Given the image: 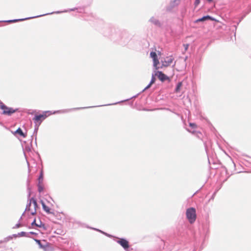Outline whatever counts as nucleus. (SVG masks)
Wrapping results in <instances>:
<instances>
[{"label":"nucleus","mask_w":251,"mask_h":251,"mask_svg":"<svg viewBox=\"0 0 251 251\" xmlns=\"http://www.w3.org/2000/svg\"><path fill=\"white\" fill-rule=\"evenodd\" d=\"M40 225L38 224L37 227H42L44 229L46 230L47 229L45 224L43 223L41 220L40 219Z\"/></svg>","instance_id":"obj_27"},{"label":"nucleus","mask_w":251,"mask_h":251,"mask_svg":"<svg viewBox=\"0 0 251 251\" xmlns=\"http://www.w3.org/2000/svg\"><path fill=\"white\" fill-rule=\"evenodd\" d=\"M41 204H42V206H43V204H46L44 202V201L41 200L40 201Z\"/></svg>","instance_id":"obj_46"},{"label":"nucleus","mask_w":251,"mask_h":251,"mask_svg":"<svg viewBox=\"0 0 251 251\" xmlns=\"http://www.w3.org/2000/svg\"><path fill=\"white\" fill-rule=\"evenodd\" d=\"M37 213V211L36 210H34V211H32L31 213H30V215H32V216H34V215H35Z\"/></svg>","instance_id":"obj_39"},{"label":"nucleus","mask_w":251,"mask_h":251,"mask_svg":"<svg viewBox=\"0 0 251 251\" xmlns=\"http://www.w3.org/2000/svg\"><path fill=\"white\" fill-rule=\"evenodd\" d=\"M92 108V107H76V108H72L70 109H65L63 110H58L55 111H43L41 114H36L32 120L34 123H37L38 124V125H40L43 121L45 120L47 118H48L50 115L55 114H60V113H68L71 111L83 109L85 108Z\"/></svg>","instance_id":"obj_2"},{"label":"nucleus","mask_w":251,"mask_h":251,"mask_svg":"<svg viewBox=\"0 0 251 251\" xmlns=\"http://www.w3.org/2000/svg\"><path fill=\"white\" fill-rule=\"evenodd\" d=\"M76 10L77 11V12H78V13H81L83 11V9L81 8L75 7L73 8L65 9L63 11H54V12H52L51 13H46V14H42V15H40L31 17H27V18H22V19H14V20H7V21H0V22H8V23H15V22H17L24 21L25 20L31 19L33 18H38V17H40L42 16L47 15H50V14H60V13H62L68 12H70V11H75Z\"/></svg>","instance_id":"obj_3"},{"label":"nucleus","mask_w":251,"mask_h":251,"mask_svg":"<svg viewBox=\"0 0 251 251\" xmlns=\"http://www.w3.org/2000/svg\"><path fill=\"white\" fill-rule=\"evenodd\" d=\"M102 33L105 36L110 37L111 40L119 42L121 44H125L129 41L128 34L125 31L116 29L108 25H105Z\"/></svg>","instance_id":"obj_1"},{"label":"nucleus","mask_w":251,"mask_h":251,"mask_svg":"<svg viewBox=\"0 0 251 251\" xmlns=\"http://www.w3.org/2000/svg\"><path fill=\"white\" fill-rule=\"evenodd\" d=\"M151 87L149 86V85H148L141 92H143L144 91H145L146 90H147V89H149Z\"/></svg>","instance_id":"obj_40"},{"label":"nucleus","mask_w":251,"mask_h":251,"mask_svg":"<svg viewBox=\"0 0 251 251\" xmlns=\"http://www.w3.org/2000/svg\"><path fill=\"white\" fill-rule=\"evenodd\" d=\"M207 21H216V20L215 18L210 16V15H207L203 16L202 17L194 21V23L197 24L200 22L204 23Z\"/></svg>","instance_id":"obj_9"},{"label":"nucleus","mask_w":251,"mask_h":251,"mask_svg":"<svg viewBox=\"0 0 251 251\" xmlns=\"http://www.w3.org/2000/svg\"><path fill=\"white\" fill-rule=\"evenodd\" d=\"M34 123V129L33 134L31 135V138L33 139V137L34 136L35 137V143L36 145H37V133H38V131L39 127L40 125H38V124H37V123Z\"/></svg>","instance_id":"obj_13"},{"label":"nucleus","mask_w":251,"mask_h":251,"mask_svg":"<svg viewBox=\"0 0 251 251\" xmlns=\"http://www.w3.org/2000/svg\"><path fill=\"white\" fill-rule=\"evenodd\" d=\"M152 60H153V65L155 69L156 70L158 69L159 67H157V65H158L159 64V61L158 59V57L154 59H153Z\"/></svg>","instance_id":"obj_24"},{"label":"nucleus","mask_w":251,"mask_h":251,"mask_svg":"<svg viewBox=\"0 0 251 251\" xmlns=\"http://www.w3.org/2000/svg\"><path fill=\"white\" fill-rule=\"evenodd\" d=\"M178 1V2L179 1V0H174L173 1H171V5L172 7H175L176 5H177L178 4V3H176V1Z\"/></svg>","instance_id":"obj_32"},{"label":"nucleus","mask_w":251,"mask_h":251,"mask_svg":"<svg viewBox=\"0 0 251 251\" xmlns=\"http://www.w3.org/2000/svg\"><path fill=\"white\" fill-rule=\"evenodd\" d=\"M189 126L190 127H191L192 129H195L197 127V125L195 123H189Z\"/></svg>","instance_id":"obj_30"},{"label":"nucleus","mask_w":251,"mask_h":251,"mask_svg":"<svg viewBox=\"0 0 251 251\" xmlns=\"http://www.w3.org/2000/svg\"><path fill=\"white\" fill-rule=\"evenodd\" d=\"M142 92H140V93H138L137 94L131 97V98H129V99H126V100H121L120 101H119V102H115V103H112V104H104V105H99V106H107V105H115V104H117L118 103H121V102H124V101H128L130 100H131L132 99H135L136 98H137ZM92 107H95V106H91ZM95 107H98V106H95Z\"/></svg>","instance_id":"obj_12"},{"label":"nucleus","mask_w":251,"mask_h":251,"mask_svg":"<svg viewBox=\"0 0 251 251\" xmlns=\"http://www.w3.org/2000/svg\"><path fill=\"white\" fill-rule=\"evenodd\" d=\"M156 75H155V74H152V75H151V80L150 81V82H151V83H154L155 82V80H156V78H155V76Z\"/></svg>","instance_id":"obj_31"},{"label":"nucleus","mask_w":251,"mask_h":251,"mask_svg":"<svg viewBox=\"0 0 251 251\" xmlns=\"http://www.w3.org/2000/svg\"><path fill=\"white\" fill-rule=\"evenodd\" d=\"M44 179V173L43 171L41 170L40 172L39 176L38 177L37 180H38V183H43Z\"/></svg>","instance_id":"obj_21"},{"label":"nucleus","mask_w":251,"mask_h":251,"mask_svg":"<svg viewBox=\"0 0 251 251\" xmlns=\"http://www.w3.org/2000/svg\"><path fill=\"white\" fill-rule=\"evenodd\" d=\"M149 22H150L156 26L160 27L162 26L161 22L158 19L155 18L154 17H151L149 20Z\"/></svg>","instance_id":"obj_14"},{"label":"nucleus","mask_w":251,"mask_h":251,"mask_svg":"<svg viewBox=\"0 0 251 251\" xmlns=\"http://www.w3.org/2000/svg\"><path fill=\"white\" fill-rule=\"evenodd\" d=\"M42 208L44 211H45L47 214H51L53 215H55V213L54 212L51 211L50 208L46 205V204H43Z\"/></svg>","instance_id":"obj_18"},{"label":"nucleus","mask_w":251,"mask_h":251,"mask_svg":"<svg viewBox=\"0 0 251 251\" xmlns=\"http://www.w3.org/2000/svg\"><path fill=\"white\" fill-rule=\"evenodd\" d=\"M21 226H22L20 222H18L17 224L15 225V226L13 227V228H18L20 227Z\"/></svg>","instance_id":"obj_36"},{"label":"nucleus","mask_w":251,"mask_h":251,"mask_svg":"<svg viewBox=\"0 0 251 251\" xmlns=\"http://www.w3.org/2000/svg\"><path fill=\"white\" fill-rule=\"evenodd\" d=\"M25 213V211H24V213H23V214L21 216V217H20L18 222H20L21 220L22 219V217L24 215Z\"/></svg>","instance_id":"obj_44"},{"label":"nucleus","mask_w":251,"mask_h":251,"mask_svg":"<svg viewBox=\"0 0 251 251\" xmlns=\"http://www.w3.org/2000/svg\"><path fill=\"white\" fill-rule=\"evenodd\" d=\"M31 200H32V203L33 204L34 210H37L38 208H39V205L38 204L37 200L34 197H32L31 198Z\"/></svg>","instance_id":"obj_22"},{"label":"nucleus","mask_w":251,"mask_h":251,"mask_svg":"<svg viewBox=\"0 0 251 251\" xmlns=\"http://www.w3.org/2000/svg\"><path fill=\"white\" fill-rule=\"evenodd\" d=\"M2 104H4L0 100V108L1 109Z\"/></svg>","instance_id":"obj_47"},{"label":"nucleus","mask_w":251,"mask_h":251,"mask_svg":"<svg viewBox=\"0 0 251 251\" xmlns=\"http://www.w3.org/2000/svg\"><path fill=\"white\" fill-rule=\"evenodd\" d=\"M118 240H115L117 243L120 244L124 249L126 251L130 248V245L128 241L125 238H116Z\"/></svg>","instance_id":"obj_7"},{"label":"nucleus","mask_w":251,"mask_h":251,"mask_svg":"<svg viewBox=\"0 0 251 251\" xmlns=\"http://www.w3.org/2000/svg\"><path fill=\"white\" fill-rule=\"evenodd\" d=\"M206 1H207L208 3H211L213 2L214 0H206Z\"/></svg>","instance_id":"obj_45"},{"label":"nucleus","mask_w":251,"mask_h":251,"mask_svg":"<svg viewBox=\"0 0 251 251\" xmlns=\"http://www.w3.org/2000/svg\"><path fill=\"white\" fill-rule=\"evenodd\" d=\"M186 129L188 132H191L193 134H194L199 139H201L202 134L200 131H196L195 130L191 131L190 129L188 128H187Z\"/></svg>","instance_id":"obj_16"},{"label":"nucleus","mask_w":251,"mask_h":251,"mask_svg":"<svg viewBox=\"0 0 251 251\" xmlns=\"http://www.w3.org/2000/svg\"><path fill=\"white\" fill-rule=\"evenodd\" d=\"M182 86V82H178L176 86V88L175 89V92L176 93H178L180 92V90L181 89V88Z\"/></svg>","instance_id":"obj_23"},{"label":"nucleus","mask_w":251,"mask_h":251,"mask_svg":"<svg viewBox=\"0 0 251 251\" xmlns=\"http://www.w3.org/2000/svg\"><path fill=\"white\" fill-rule=\"evenodd\" d=\"M27 165L28 167V177L26 180V184L27 191V193H28V195H27L28 201H27V203L26 205L25 209V212L29 211L30 210V207H31V203H32V200H31V198H30V197L31 195V187L30 186L31 179L29 178V174L30 173V169H29V164L27 161Z\"/></svg>","instance_id":"obj_4"},{"label":"nucleus","mask_w":251,"mask_h":251,"mask_svg":"<svg viewBox=\"0 0 251 251\" xmlns=\"http://www.w3.org/2000/svg\"><path fill=\"white\" fill-rule=\"evenodd\" d=\"M12 240V238L11 236H8L3 239V241H5V243L8 242L9 241Z\"/></svg>","instance_id":"obj_33"},{"label":"nucleus","mask_w":251,"mask_h":251,"mask_svg":"<svg viewBox=\"0 0 251 251\" xmlns=\"http://www.w3.org/2000/svg\"><path fill=\"white\" fill-rule=\"evenodd\" d=\"M1 109L2 110L1 114L7 116H11L13 113L19 111L18 108L14 109L13 108L7 106L5 104H2Z\"/></svg>","instance_id":"obj_6"},{"label":"nucleus","mask_w":251,"mask_h":251,"mask_svg":"<svg viewBox=\"0 0 251 251\" xmlns=\"http://www.w3.org/2000/svg\"><path fill=\"white\" fill-rule=\"evenodd\" d=\"M106 233V232H104V231H102V232H101V233L103 234L104 235H105V234Z\"/></svg>","instance_id":"obj_51"},{"label":"nucleus","mask_w":251,"mask_h":251,"mask_svg":"<svg viewBox=\"0 0 251 251\" xmlns=\"http://www.w3.org/2000/svg\"><path fill=\"white\" fill-rule=\"evenodd\" d=\"M37 188H38V191L40 193H42L44 190V187L42 183H38L37 184Z\"/></svg>","instance_id":"obj_26"},{"label":"nucleus","mask_w":251,"mask_h":251,"mask_svg":"<svg viewBox=\"0 0 251 251\" xmlns=\"http://www.w3.org/2000/svg\"><path fill=\"white\" fill-rule=\"evenodd\" d=\"M105 235L107 236V237H110V238H111V237L117 238V237L114 236H113V235H112L111 234H108L107 233H106L105 234Z\"/></svg>","instance_id":"obj_38"},{"label":"nucleus","mask_w":251,"mask_h":251,"mask_svg":"<svg viewBox=\"0 0 251 251\" xmlns=\"http://www.w3.org/2000/svg\"><path fill=\"white\" fill-rule=\"evenodd\" d=\"M155 75H156L158 79L161 82H165V81H168L170 82L171 79L170 77L165 74L163 72L160 71H157L155 72Z\"/></svg>","instance_id":"obj_8"},{"label":"nucleus","mask_w":251,"mask_h":251,"mask_svg":"<svg viewBox=\"0 0 251 251\" xmlns=\"http://www.w3.org/2000/svg\"><path fill=\"white\" fill-rule=\"evenodd\" d=\"M193 251H196V249L195 248V249L193 250Z\"/></svg>","instance_id":"obj_52"},{"label":"nucleus","mask_w":251,"mask_h":251,"mask_svg":"<svg viewBox=\"0 0 251 251\" xmlns=\"http://www.w3.org/2000/svg\"><path fill=\"white\" fill-rule=\"evenodd\" d=\"M38 224L36 223V218H35L33 221V222L31 224V226H29L28 228H30L31 227H33L35 226L37 227Z\"/></svg>","instance_id":"obj_29"},{"label":"nucleus","mask_w":251,"mask_h":251,"mask_svg":"<svg viewBox=\"0 0 251 251\" xmlns=\"http://www.w3.org/2000/svg\"><path fill=\"white\" fill-rule=\"evenodd\" d=\"M18 235V234H12V235H10L11 236L12 239H13V237L16 238V237H19V235Z\"/></svg>","instance_id":"obj_41"},{"label":"nucleus","mask_w":251,"mask_h":251,"mask_svg":"<svg viewBox=\"0 0 251 251\" xmlns=\"http://www.w3.org/2000/svg\"><path fill=\"white\" fill-rule=\"evenodd\" d=\"M174 58L172 55L168 56L166 59H164V61L161 60V62H162V66L166 67L170 66L171 63L173 62Z\"/></svg>","instance_id":"obj_11"},{"label":"nucleus","mask_w":251,"mask_h":251,"mask_svg":"<svg viewBox=\"0 0 251 251\" xmlns=\"http://www.w3.org/2000/svg\"><path fill=\"white\" fill-rule=\"evenodd\" d=\"M14 135L18 134L20 136L25 138L27 136L26 132H24L22 129L19 127L16 131L13 132Z\"/></svg>","instance_id":"obj_15"},{"label":"nucleus","mask_w":251,"mask_h":251,"mask_svg":"<svg viewBox=\"0 0 251 251\" xmlns=\"http://www.w3.org/2000/svg\"><path fill=\"white\" fill-rule=\"evenodd\" d=\"M0 125H2V122H0Z\"/></svg>","instance_id":"obj_53"},{"label":"nucleus","mask_w":251,"mask_h":251,"mask_svg":"<svg viewBox=\"0 0 251 251\" xmlns=\"http://www.w3.org/2000/svg\"><path fill=\"white\" fill-rule=\"evenodd\" d=\"M92 229L95 230H96V231H98L100 233L102 232V230H101L100 229H98V228H91Z\"/></svg>","instance_id":"obj_43"},{"label":"nucleus","mask_w":251,"mask_h":251,"mask_svg":"<svg viewBox=\"0 0 251 251\" xmlns=\"http://www.w3.org/2000/svg\"><path fill=\"white\" fill-rule=\"evenodd\" d=\"M218 191V189L215 190V191L213 193L212 195L211 196V198L210 199V200H214V198H215V196H216V194H217Z\"/></svg>","instance_id":"obj_34"},{"label":"nucleus","mask_w":251,"mask_h":251,"mask_svg":"<svg viewBox=\"0 0 251 251\" xmlns=\"http://www.w3.org/2000/svg\"><path fill=\"white\" fill-rule=\"evenodd\" d=\"M232 163H233L234 166H235V164L234 163V162H232Z\"/></svg>","instance_id":"obj_55"},{"label":"nucleus","mask_w":251,"mask_h":251,"mask_svg":"<svg viewBox=\"0 0 251 251\" xmlns=\"http://www.w3.org/2000/svg\"><path fill=\"white\" fill-rule=\"evenodd\" d=\"M132 104H133V102L132 101V102H131V104L132 105Z\"/></svg>","instance_id":"obj_54"},{"label":"nucleus","mask_w":251,"mask_h":251,"mask_svg":"<svg viewBox=\"0 0 251 251\" xmlns=\"http://www.w3.org/2000/svg\"><path fill=\"white\" fill-rule=\"evenodd\" d=\"M183 45L184 46L185 50H188L189 45L188 44H184Z\"/></svg>","instance_id":"obj_42"},{"label":"nucleus","mask_w":251,"mask_h":251,"mask_svg":"<svg viewBox=\"0 0 251 251\" xmlns=\"http://www.w3.org/2000/svg\"><path fill=\"white\" fill-rule=\"evenodd\" d=\"M17 235H19V237H30V236H29V233H28V232H26L25 231L20 232L18 233Z\"/></svg>","instance_id":"obj_25"},{"label":"nucleus","mask_w":251,"mask_h":251,"mask_svg":"<svg viewBox=\"0 0 251 251\" xmlns=\"http://www.w3.org/2000/svg\"><path fill=\"white\" fill-rule=\"evenodd\" d=\"M33 239L36 242V243L38 245L39 248L42 249H44L46 250V248L49 246V243L47 242L46 240H43V242L44 243L43 244L41 241L39 239H37L34 238H33Z\"/></svg>","instance_id":"obj_10"},{"label":"nucleus","mask_w":251,"mask_h":251,"mask_svg":"<svg viewBox=\"0 0 251 251\" xmlns=\"http://www.w3.org/2000/svg\"><path fill=\"white\" fill-rule=\"evenodd\" d=\"M32 138H31V141L30 142V145H28L27 143H26V141H24V143L25 144V147L24 148H23V150H25L26 151H28V152H29L31 151V147H32Z\"/></svg>","instance_id":"obj_17"},{"label":"nucleus","mask_w":251,"mask_h":251,"mask_svg":"<svg viewBox=\"0 0 251 251\" xmlns=\"http://www.w3.org/2000/svg\"><path fill=\"white\" fill-rule=\"evenodd\" d=\"M186 216L187 220L190 224H193L196 220V210L194 207H191L186 209Z\"/></svg>","instance_id":"obj_5"},{"label":"nucleus","mask_w":251,"mask_h":251,"mask_svg":"<svg viewBox=\"0 0 251 251\" xmlns=\"http://www.w3.org/2000/svg\"><path fill=\"white\" fill-rule=\"evenodd\" d=\"M202 229L204 234V238H206L209 234V226L206 224L202 225Z\"/></svg>","instance_id":"obj_19"},{"label":"nucleus","mask_w":251,"mask_h":251,"mask_svg":"<svg viewBox=\"0 0 251 251\" xmlns=\"http://www.w3.org/2000/svg\"><path fill=\"white\" fill-rule=\"evenodd\" d=\"M143 110H144V111H149V110H150L147 109H146V108H144Z\"/></svg>","instance_id":"obj_50"},{"label":"nucleus","mask_w":251,"mask_h":251,"mask_svg":"<svg viewBox=\"0 0 251 251\" xmlns=\"http://www.w3.org/2000/svg\"><path fill=\"white\" fill-rule=\"evenodd\" d=\"M200 2H201V0H195V1L194 2V4L195 8L198 6V5L200 4Z\"/></svg>","instance_id":"obj_35"},{"label":"nucleus","mask_w":251,"mask_h":251,"mask_svg":"<svg viewBox=\"0 0 251 251\" xmlns=\"http://www.w3.org/2000/svg\"><path fill=\"white\" fill-rule=\"evenodd\" d=\"M3 243H5V241H3V239L0 241V244Z\"/></svg>","instance_id":"obj_48"},{"label":"nucleus","mask_w":251,"mask_h":251,"mask_svg":"<svg viewBox=\"0 0 251 251\" xmlns=\"http://www.w3.org/2000/svg\"><path fill=\"white\" fill-rule=\"evenodd\" d=\"M251 11V8L249 11L245 12L243 14V15L240 18L237 24L234 25L235 29L237 28V26L239 25V24L244 19V18L247 16V15H248Z\"/></svg>","instance_id":"obj_20"},{"label":"nucleus","mask_w":251,"mask_h":251,"mask_svg":"<svg viewBox=\"0 0 251 251\" xmlns=\"http://www.w3.org/2000/svg\"><path fill=\"white\" fill-rule=\"evenodd\" d=\"M153 84V83H151V82H150V83L148 84L149 85V86L151 87V86Z\"/></svg>","instance_id":"obj_49"},{"label":"nucleus","mask_w":251,"mask_h":251,"mask_svg":"<svg viewBox=\"0 0 251 251\" xmlns=\"http://www.w3.org/2000/svg\"><path fill=\"white\" fill-rule=\"evenodd\" d=\"M28 233H29V236H30V235H34L35 236L38 235V233H37L35 232H33V231H30V232H28Z\"/></svg>","instance_id":"obj_37"},{"label":"nucleus","mask_w":251,"mask_h":251,"mask_svg":"<svg viewBox=\"0 0 251 251\" xmlns=\"http://www.w3.org/2000/svg\"><path fill=\"white\" fill-rule=\"evenodd\" d=\"M150 56L152 58V60L157 58V54L155 52L151 51L150 53Z\"/></svg>","instance_id":"obj_28"}]
</instances>
